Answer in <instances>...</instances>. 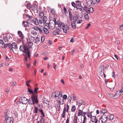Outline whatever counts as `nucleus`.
<instances>
[{
  "mask_svg": "<svg viewBox=\"0 0 123 123\" xmlns=\"http://www.w3.org/2000/svg\"><path fill=\"white\" fill-rule=\"evenodd\" d=\"M19 49L20 50L25 53V55L24 54H23L24 56H25L27 54L29 59H30V57L31 55V51L28 48L27 45L26 44H24L23 45V46L20 45Z\"/></svg>",
  "mask_w": 123,
  "mask_h": 123,
  "instance_id": "f257e3e1",
  "label": "nucleus"
},
{
  "mask_svg": "<svg viewBox=\"0 0 123 123\" xmlns=\"http://www.w3.org/2000/svg\"><path fill=\"white\" fill-rule=\"evenodd\" d=\"M38 102L37 99V96L35 94H33L31 97L28 100V104L31 105H34L37 104Z\"/></svg>",
  "mask_w": 123,
  "mask_h": 123,
  "instance_id": "f03ea898",
  "label": "nucleus"
},
{
  "mask_svg": "<svg viewBox=\"0 0 123 123\" xmlns=\"http://www.w3.org/2000/svg\"><path fill=\"white\" fill-rule=\"evenodd\" d=\"M18 101L20 103H22L23 104H26L28 102V99L24 97H21L19 98Z\"/></svg>",
  "mask_w": 123,
  "mask_h": 123,
  "instance_id": "7ed1b4c3",
  "label": "nucleus"
},
{
  "mask_svg": "<svg viewBox=\"0 0 123 123\" xmlns=\"http://www.w3.org/2000/svg\"><path fill=\"white\" fill-rule=\"evenodd\" d=\"M14 120L12 117L6 119V120H4L3 121V123H13Z\"/></svg>",
  "mask_w": 123,
  "mask_h": 123,
  "instance_id": "20e7f679",
  "label": "nucleus"
},
{
  "mask_svg": "<svg viewBox=\"0 0 123 123\" xmlns=\"http://www.w3.org/2000/svg\"><path fill=\"white\" fill-rule=\"evenodd\" d=\"M66 26L64 24L62 27L63 32L65 34L67 33V31L69 29V27L68 25H66Z\"/></svg>",
  "mask_w": 123,
  "mask_h": 123,
  "instance_id": "39448f33",
  "label": "nucleus"
},
{
  "mask_svg": "<svg viewBox=\"0 0 123 123\" xmlns=\"http://www.w3.org/2000/svg\"><path fill=\"white\" fill-rule=\"evenodd\" d=\"M17 33L20 37L21 40H23L24 38V36L22 32L21 31H18Z\"/></svg>",
  "mask_w": 123,
  "mask_h": 123,
  "instance_id": "423d86ee",
  "label": "nucleus"
},
{
  "mask_svg": "<svg viewBox=\"0 0 123 123\" xmlns=\"http://www.w3.org/2000/svg\"><path fill=\"white\" fill-rule=\"evenodd\" d=\"M31 38L34 40V43H36V44H38L40 42V38L39 37H37L35 39H34V37H31Z\"/></svg>",
  "mask_w": 123,
  "mask_h": 123,
  "instance_id": "0eeeda50",
  "label": "nucleus"
},
{
  "mask_svg": "<svg viewBox=\"0 0 123 123\" xmlns=\"http://www.w3.org/2000/svg\"><path fill=\"white\" fill-rule=\"evenodd\" d=\"M59 93V92L56 91L53 92L52 94L53 96H54V98H56L59 96V95H58Z\"/></svg>",
  "mask_w": 123,
  "mask_h": 123,
  "instance_id": "6e6552de",
  "label": "nucleus"
},
{
  "mask_svg": "<svg viewBox=\"0 0 123 123\" xmlns=\"http://www.w3.org/2000/svg\"><path fill=\"white\" fill-rule=\"evenodd\" d=\"M5 120H6L8 118H10L12 117H11L10 115V113H7V112L6 113H5Z\"/></svg>",
  "mask_w": 123,
  "mask_h": 123,
  "instance_id": "1a4fd4ad",
  "label": "nucleus"
},
{
  "mask_svg": "<svg viewBox=\"0 0 123 123\" xmlns=\"http://www.w3.org/2000/svg\"><path fill=\"white\" fill-rule=\"evenodd\" d=\"M22 25L24 27H26L29 25V22L27 21H23L22 22Z\"/></svg>",
  "mask_w": 123,
  "mask_h": 123,
  "instance_id": "9d476101",
  "label": "nucleus"
},
{
  "mask_svg": "<svg viewBox=\"0 0 123 123\" xmlns=\"http://www.w3.org/2000/svg\"><path fill=\"white\" fill-rule=\"evenodd\" d=\"M43 32L45 34H48L49 33V32L47 28H45V27H43Z\"/></svg>",
  "mask_w": 123,
  "mask_h": 123,
  "instance_id": "9b49d317",
  "label": "nucleus"
},
{
  "mask_svg": "<svg viewBox=\"0 0 123 123\" xmlns=\"http://www.w3.org/2000/svg\"><path fill=\"white\" fill-rule=\"evenodd\" d=\"M66 111V107L64 105V107L62 113V116L63 118H64L65 117Z\"/></svg>",
  "mask_w": 123,
  "mask_h": 123,
  "instance_id": "f8f14e48",
  "label": "nucleus"
},
{
  "mask_svg": "<svg viewBox=\"0 0 123 123\" xmlns=\"http://www.w3.org/2000/svg\"><path fill=\"white\" fill-rule=\"evenodd\" d=\"M51 21H53V22L54 21V23H55V24H54V25H58V24L59 22V21H60V20H58L57 21V22L56 21V19L55 18H54V20H50V22H51Z\"/></svg>",
  "mask_w": 123,
  "mask_h": 123,
  "instance_id": "ddd939ff",
  "label": "nucleus"
},
{
  "mask_svg": "<svg viewBox=\"0 0 123 123\" xmlns=\"http://www.w3.org/2000/svg\"><path fill=\"white\" fill-rule=\"evenodd\" d=\"M84 10L85 11H86L87 13H89V8L86 6H85L83 8Z\"/></svg>",
  "mask_w": 123,
  "mask_h": 123,
  "instance_id": "4468645a",
  "label": "nucleus"
},
{
  "mask_svg": "<svg viewBox=\"0 0 123 123\" xmlns=\"http://www.w3.org/2000/svg\"><path fill=\"white\" fill-rule=\"evenodd\" d=\"M91 118V120L93 123L96 120H98L95 116H93Z\"/></svg>",
  "mask_w": 123,
  "mask_h": 123,
  "instance_id": "2eb2a0df",
  "label": "nucleus"
},
{
  "mask_svg": "<svg viewBox=\"0 0 123 123\" xmlns=\"http://www.w3.org/2000/svg\"><path fill=\"white\" fill-rule=\"evenodd\" d=\"M78 19V16L76 14H75L73 17V19L74 22H76Z\"/></svg>",
  "mask_w": 123,
  "mask_h": 123,
  "instance_id": "dca6fc26",
  "label": "nucleus"
},
{
  "mask_svg": "<svg viewBox=\"0 0 123 123\" xmlns=\"http://www.w3.org/2000/svg\"><path fill=\"white\" fill-rule=\"evenodd\" d=\"M48 26H49L50 28H51L52 29L53 27V26H54V25L53 23L52 22H50L49 23H48Z\"/></svg>",
  "mask_w": 123,
  "mask_h": 123,
  "instance_id": "f3484780",
  "label": "nucleus"
},
{
  "mask_svg": "<svg viewBox=\"0 0 123 123\" xmlns=\"http://www.w3.org/2000/svg\"><path fill=\"white\" fill-rule=\"evenodd\" d=\"M78 117L77 116L75 115L74 116L73 120V122L74 123H77Z\"/></svg>",
  "mask_w": 123,
  "mask_h": 123,
  "instance_id": "a211bd4d",
  "label": "nucleus"
},
{
  "mask_svg": "<svg viewBox=\"0 0 123 123\" xmlns=\"http://www.w3.org/2000/svg\"><path fill=\"white\" fill-rule=\"evenodd\" d=\"M33 21L34 24L36 25H38L39 24L38 20L37 18H34Z\"/></svg>",
  "mask_w": 123,
  "mask_h": 123,
  "instance_id": "6ab92c4d",
  "label": "nucleus"
},
{
  "mask_svg": "<svg viewBox=\"0 0 123 123\" xmlns=\"http://www.w3.org/2000/svg\"><path fill=\"white\" fill-rule=\"evenodd\" d=\"M85 105V103L84 101H80L79 103L78 107H79L81 105Z\"/></svg>",
  "mask_w": 123,
  "mask_h": 123,
  "instance_id": "aec40b11",
  "label": "nucleus"
},
{
  "mask_svg": "<svg viewBox=\"0 0 123 123\" xmlns=\"http://www.w3.org/2000/svg\"><path fill=\"white\" fill-rule=\"evenodd\" d=\"M9 49L11 50H12L13 52L14 51L12 49L13 46L12 45V44L11 43H9Z\"/></svg>",
  "mask_w": 123,
  "mask_h": 123,
  "instance_id": "412c9836",
  "label": "nucleus"
},
{
  "mask_svg": "<svg viewBox=\"0 0 123 123\" xmlns=\"http://www.w3.org/2000/svg\"><path fill=\"white\" fill-rule=\"evenodd\" d=\"M12 44L13 46V48L15 49H17L18 48V47L17 46V44L15 43H13Z\"/></svg>",
  "mask_w": 123,
  "mask_h": 123,
  "instance_id": "4be33fe9",
  "label": "nucleus"
},
{
  "mask_svg": "<svg viewBox=\"0 0 123 123\" xmlns=\"http://www.w3.org/2000/svg\"><path fill=\"white\" fill-rule=\"evenodd\" d=\"M28 48H30L32 47L33 45V43L29 41L28 42Z\"/></svg>",
  "mask_w": 123,
  "mask_h": 123,
  "instance_id": "5701e85b",
  "label": "nucleus"
},
{
  "mask_svg": "<svg viewBox=\"0 0 123 123\" xmlns=\"http://www.w3.org/2000/svg\"><path fill=\"white\" fill-rule=\"evenodd\" d=\"M92 2L93 0H87V4H88V5H90L92 4Z\"/></svg>",
  "mask_w": 123,
  "mask_h": 123,
  "instance_id": "b1692460",
  "label": "nucleus"
},
{
  "mask_svg": "<svg viewBox=\"0 0 123 123\" xmlns=\"http://www.w3.org/2000/svg\"><path fill=\"white\" fill-rule=\"evenodd\" d=\"M47 19V18L46 16H45L43 17V24L46 23Z\"/></svg>",
  "mask_w": 123,
  "mask_h": 123,
  "instance_id": "393cba45",
  "label": "nucleus"
},
{
  "mask_svg": "<svg viewBox=\"0 0 123 123\" xmlns=\"http://www.w3.org/2000/svg\"><path fill=\"white\" fill-rule=\"evenodd\" d=\"M71 26L74 29L75 28L76 25H75V22L74 21H73L72 22Z\"/></svg>",
  "mask_w": 123,
  "mask_h": 123,
  "instance_id": "a878e982",
  "label": "nucleus"
},
{
  "mask_svg": "<svg viewBox=\"0 0 123 123\" xmlns=\"http://www.w3.org/2000/svg\"><path fill=\"white\" fill-rule=\"evenodd\" d=\"M84 17L85 19L86 20H88L89 19V17L87 14H86V13H84Z\"/></svg>",
  "mask_w": 123,
  "mask_h": 123,
  "instance_id": "bb28decb",
  "label": "nucleus"
},
{
  "mask_svg": "<svg viewBox=\"0 0 123 123\" xmlns=\"http://www.w3.org/2000/svg\"><path fill=\"white\" fill-rule=\"evenodd\" d=\"M114 118V116L113 114H109V119L110 120H112Z\"/></svg>",
  "mask_w": 123,
  "mask_h": 123,
  "instance_id": "cd10ccee",
  "label": "nucleus"
},
{
  "mask_svg": "<svg viewBox=\"0 0 123 123\" xmlns=\"http://www.w3.org/2000/svg\"><path fill=\"white\" fill-rule=\"evenodd\" d=\"M3 39L5 42H8L7 37L6 36L3 37Z\"/></svg>",
  "mask_w": 123,
  "mask_h": 123,
  "instance_id": "c85d7f7f",
  "label": "nucleus"
},
{
  "mask_svg": "<svg viewBox=\"0 0 123 123\" xmlns=\"http://www.w3.org/2000/svg\"><path fill=\"white\" fill-rule=\"evenodd\" d=\"M77 5L79 7H80L81 8H83L82 6H81V3L80 1H77Z\"/></svg>",
  "mask_w": 123,
  "mask_h": 123,
  "instance_id": "c756f323",
  "label": "nucleus"
},
{
  "mask_svg": "<svg viewBox=\"0 0 123 123\" xmlns=\"http://www.w3.org/2000/svg\"><path fill=\"white\" fill-rule=\"evenodd\" d=\"M89 14H90V12L91 13H93L94 11V9L92 7H90L89 9Z\"/></svg>",
  "mask_w": 123,
  "mask_h": 123,
  "instance_id": "7c9ffc66",
  "label": "nucleus"
},
{
  "mask_svg": "<svg viewBox=\"0 0 123 123\" xmlns=\"http://www.w3.org/2000/svg\"><path fill=\"white\" fill-rule=\"evenodd\" d=\"M82 110H79L78 116H81L82 115Z\"/></svg>",
  "mask_w": 123,
  "mask_h": 123,
  "instance_id": "2f4dec72",
  "label": "nucleus"
},
{
  "mask_svg": "<svg viewBox=\"0 0 123 123\" xmlns=\"http://www.w3.org/2000/svg\"><path fill=\"white\" fill-rule=\"evenodd\" d=\"M43 27L42 28H39V27L38 28V31H39V32L41 33L42 34L43 33Z\"/></svg>",
  "mask_w": 123,
  "mask_h": 123,
  "instance_id": "473e14b6",
  "label": "nucleus"
},
{
  "mask_svg": "<svg viewBox=\"0 0 123 123\" xmlns=\"http://www.w3.org/2000/svg\"><path fill=\"white\" fill-rule=\"evenodd\" d=\"M31 33L34 36H36L37 35V32L34 30H32L31 32Z\"/></svg>",
  "mask_w": 123,
  "mask_h": 123,
  "instance_id": "72a5a7b5",
  "label": "nucleus"
},
{
  "mask_svg": "<svg viewBox=\"0 0 123 123\" xmlns=\"http://www.w3.org/2000/svg\"><path fill=\"white\" fill-rule=\"evenodd\" d=\"M106 112V111L105 109H103L101 110L100 111V112L103 114L105 113Z\"/></svg>",
  "mask_w": 123,
  "mask_h": 123,
  "instance_id": "f704fd0d",
  "label": "nucleus"
},
{
  "mask_svg": "<svg viewBox=\"0 0 123 123\" xmlns=\"http://www.w3.org/2000/svg\"><path fill=\"white\" fill-rule=\"evenodd\" d=\"M92 113V112H88L87 113V116L88 117L91 118V117L93 116L91 115Z\"/></svg>",
  "mask_w": 123,
  "mask_h": 123,
  "instance_id": "c9c22d12",
  "label": "nucleus"
},
{
  "mask_svg": "<svg viewBox=\"0 0 123 123\" xmlns=\"http://www.w3.org/2000/svg\"><path fill=\"white\" fill-rule=\"evenodd\" d=\"M64 24V23L62 22H61L60 21L58 24V26L59 27V28H60L61 26L62 25V26Z\"/></svg>",
  "mask_w": 123,
  "mask_h": 123,
  "instance_id": "e433bc0d",
  "label": "nucleus"
},
{
  "mask_svg": "<svg viewBox=\"0 0 123 123\" xmlns=\"http://www.w3.org/2000/svg\"><path fill=\"white\" fill-rule=\"evenodd\" d=\"M39 15L40 17L41 18H43V17L44 16V13L43 12H41L39 14Z\"/></svg>",
  "mask_w": 123,
  "mask_h": 123,
  "instance_id": "4c0bfd02",
  "label": "nucleus"
},
{
  "mask_svg": "<svg viewBox=\"0 0 123 123\" xmlns=\"http://www.w3.org/2000/svg\"><path fill=\"white\" fill-rule=\"evenodd\" d=\"M99 74L101 76H102L104 74L103 70H101L99 71Z\"/></svg>",
  "mask_w": 123,
  "mask_h": 123,
  "instance_id": "58836bf2",
  "label": "nucleus"
},
{
  "mask_svg": "<svg viewBox=\"0 0 123 123\" xmlns=\"http://www.w3.org/2000/svg\"><path fill=\"white\" fill-rule=\"evenodd\" d=\"M76 110V107L75 105H73L71 109V111L73 112H74Z\"/></svg>",
  "mask_w": 123,
  "mask_h": 123,
  "instance_id": "ea45409f",
  "label": "nucleus"
},
{
  "mask_svg": "<svg viewBox=\"0 0 123 123\" xmlns=\"http://www.w3.org/2000/svg\"><path fill=\"white\" fill-rule=\"evenodd\" d=\"M45 37L43 36H42L41 37V43L44 42L45 40Z\"/></svg>",
  "mask_w": 123,
  "mask_h": 123,
  "instance_id": "a19ab883",
  "label": "nucleus"
},
{
  "mask_svg": "<svg viewBox=\"0 0 123 123\" xmlns=\"http://www.w3.org/2000/svg\"><path fill=\"white\" fill-rule=\"evenodd\" d=\"M28 91L29 93H30L32 94V95H33V94H35L29 88H28Z\"/></svg>",
  "mask_w": 123,
  "mask_h": 123,
  "instance_id": "79ce46f5",
  "label": "nucleus"
},
{
  "mask_svg": "<svg viewBox=\"0 0 123 123\" xmlns=\"http://www.w3.org/2000/svg\"><path fill=\"white\" fill-rule=\"evenodd\" d=\"M104 69V66L103 65H102L100 66L99 68V71L102 70H103Z\"/></svg>",
  "mask_w": 123,
  "mask_h": 123,
  "instance_id": "37998d69",
  "label": "nucleus"
},
{
  "mask_svg": "<svg viewBox=\"0 0 123 123\" xmlns=\"http://www.w3.org/2000/svg\"><path fill=\"white\" fill-rule=\"evenodd\" d=\"M26 7L29 9H31L32 8L31 6L30 3H28L27 4Z\"/></svg>",
  "mask_w": 123,
  "mask_h": 123,
  "instance_id": "c03bdc74",
  "label": "nucleus"
},
{
  "mask_svg": "<svg viewBox=\"0 0 123 123\" xmlns=\"http://www.w3.org/2000/svg\"><path fill=\"white\" fill-rule=\"evenodd\" d=\"M64 100L63 99H61L59 100V102L60 103V104L63 105L64 103Z\"/></svg>",
  "mask_w": 123,
  "mask_h": 123,
  "instance_id": "a18cd8bd",
  "label": "nucleus"
},
{
  "mask_svg": "<svg viewBox=\"0 0 123 123\" xmlns=\"http://www.w3.org/2000/svg\"><path fill=\"white\" fill-rule=\"evenodd\" d=\"M67 107H66V111L67 112H68L69 109V106L67 104L66 105Z\"/></svg>",
  "mask_w": 123,
  "mask_h": 123,
  "instance_id": "49530a36",
  "label": "nucleus"
},
{
  "mask_svg": "<svg viewBox=\"0 0 123 123\" xmlns=\"http://www.w3.org/2000/svg\"><path fill=\"white\" fill-rule=\"evenodd\" d=\"M8 45V44H5L2 46V47L3 48L6 49Z\"/></svg>",
  "mask_w": 123,
  "mask_h": 123,
  "instance_id": "de8ad7c7",
  "label": "nucleus"
},
{
  "mask_svg": "<svg viewBox=\"0 0 123 123\" xmlns=\"http://www.w3.org/2000/svg\"><path fill=\"white\" fill-rule=\"evenodd\" d=\"M99 123H105V120H103L102 119H101V118L99 119Z\"/></svg>",
  "mask_w": 123,
  "mask_h": 123,
  "instance_id": "09e8293b",
  "label": "nucleus"
},
{
  "mask_svg": "<svg viewBox=\"0 0 123 123\" xmlns=\"http://www.w3.org/2000/svg\"><path fill=\"white\" fill-rule=\"evenodd\" d=\"M26 17H28L29 18V19H28V20L29 21H30V19H31L32 18V16H30L28 14H26Z\"/></svg>",
  "mask_w": 123,
  "mask_h": 123,
  "instance_id": "8fccbe9b",
  "label": "nucleus"
},
{
  "mask_svg": "<svg viewBox=\"0 0 123 123\" xmlns=\"http://www.w3.org/2000/svg\"><path fill=\"white\" fill-rule=\"evenodd\" d=\"M50 12L53 14L55 15V11L53 9H51V10Z\"/></svg>",
  "mask_w": 123,
  "mask_h": 123,
  "instance_id": "3c124183",
  "label": "nucleus"
},
{
  "mask_svg": "<svg viewBox=\"0 0 123 123\" xmlns=\"http://www.w3.org/2000/svg\"><path fill=\"white\" fill-rule=\"evenodd\" d=\"M34 112L35 113H37V108L35 106L34 107Z\"/></svg>",
  "mask_w": 123,
  "mask_h": 123,
  "instance_id": "603ef678",
  "label": "nucleus"
},
{
  "mask_svg": "<svg viewBox=\"0 0 123 123\" xmlns=\"http://www.w3.org/2000/svg\"><path fill=\"white\" fill-rule=\"evenodd\" d=\"M53 33L55 35H56L57 34H59V33L58 32L56 31H54L53 32Z\"/></svg>",
  "mask_w": 123,
  "mask_h": 123,
  "instance_id": "864d4df0",
  "label": "nucleus"
},
{
  "mask_svg": "<svg viewBox=\"0 0 123 123\" xmlns=\"http://www.w3.org/2000/svg\"><path fill=\"white\" fill-rule=\"evenodd\" d=\"M72 97L73 98V99L74 100H76L77 99H76V97L74 96V94H72Z\"/></svg>",
  "mask_w": 123,
  "mask_h": 123,
  "instance_id": "5fc2aeb1",
  "label": "nucleus"
},
{
  "mask_svg": "<svg viewBox=\"0 0 123 123\" xmlns=\"http://www.w3.org/2000/svg\"><path fill=\"white\" fill-rule=\"evenodd\" d=\"M40 117L41 118V123H43L44 122V121L43 120V119L42 116H40Z\"/></svg>",
  "mask_w": 123,
  "mask_h": 123,
  "instance_id": "6e6d98bb",
  "label": "nucleus"
},
{
  "mask_svg": "<svg viewBox=\"0 0 123 123\" xmlns=\"http://www.w3.org/2000/svg\"><path fill=\"white\" fill-rule=\"evenodd\" d=\"M83 21L82 20H80V19L78 20L77 21V23L78 24H80L82 23Z\"/></svg>",
  "mask_w": 123,
  "mask_h": 123,
  "instance_id": "4d7b16f0",
  "label": "nucleus"
},
{
  "mask_svg": "<svg viewBox=\"0 0 123 123\" xmlns=\"http://www.w3.org/2000/svg\"><path fill=\"white\" fill-rule=\"evenodd\" d=\"M43 18H40L39 19V23L40 24L42 23V20Z\"/></svg>",
  "mask_w": 123,
  "mask_h": 123,
  "instance_id": "13d9d810",
  "label": "nucleus"
},
{
  "mask_svg": "<svg viewBox=\"0 0 123 123\" xmlns=\"http://www.w3.org/2000/svg\"><path fill=\"white\" fill-rule=\"evenodd\" d=\"M39 27H37L34 26V27H33L32 28H33V29H34V30H35L37 31L38 29V28H39Z\"/></svg>",
  "mask_w": 123,
  "mask_h": 123,
  "instance_id": "bf43d9fd",
  "label": "nucleus"
},
{
  "mask_svg": "<svg viewBox=\"0 0 123 123\" xmlns=\"http://www.w3.org/2000/svg\"><path fill=\"white\" fill-rule=\"evenodd\" d=\"M102 117L103 118H106L107 119L108 118V116H107L105 115H103L101 117Z\"/></svg>",
  "mask_w": 123,
  "mask_h": 123,
  "instance_id": "052dcab7",
  "label": "nucleus"
},
{
  "mask_svg": "<svg viewBox=\"0 0 123 123\" xmlns=\"http://www.w3.org/2000/svg\"><path fill=\"white\" fill-rule=\"evenodd\" d=\"M38 89V88H37V87L35 88L34 89V92H33L34 93H35V92H36V93H37V90Z\"/></svg>",
  "mask_w": 123,
  "mask_h": 123,
  "instance_id": "680f3d73",
  "label": "nucleus"
},
{
  "mask_svg": "<svg viewBox=\"0 0 123 123\" xmlns=\"http://www.w3.org/2000/svg\"><path fill=\"white\" fill-rule=\"evenodd\" d=\"M67 98V96L66 95H64L63 96V98L64 99H66Z\"/></svg>",
  "mask_w": 123,
  "mask_h": 123,
  "instance_id": "e2e57ef3",
  "label": "nucleus"
},
{
  "mask_svg": "<svg viewBox=\"0 0 123 123\" xmlns=\"http://www.w3.org/2000/svg\"><path fill=\"white\" fill-rule=\"evenodd\" d=\"M46 99V98H45V97H43V102L44 103H46V102H45V100Z\"/></svg>",
  "mask_w": 123,
  "mask_h": 123,
  "instance_id": "0e129e2a",
  "label": "nucleus"
},
{
  "mask_svg": "<svg viewBox=\"0 0 123 123\" xmlns=\"http://www.w3.org/2000/svg\"><path fill=\"white\" fill-rule=\"evenodd\" d=\"M68 101H69L70 102L72 98L70 96H69L68 97Z\"/></svg>",
  "mask_w": 123,
  "mask_h": 123,
  "instance_id": "69168bd1",
  "label": "nucleus"
},
{
  "mask_svg": "<svg viewBox=\"0 0 123 123\" xmlns=\"http://www.w3.org/2000/svg\"><path fill=\"white\" fill-rule=\"evenodd\" d=\"M91 25V24L90 23H88L87 25V26L85 28L86 29H87Z\"/></svg>",
  "mask_w": 123,
  "mask_h": 123,
  "instance_id": "338daca9",
  "label": "nucleus"
},
{
  "mask_svg": "<svg viewBox=\"0 0 123 123\" xmlns=\"http://www.w3.org/2000/svg\"><path fill=\"white\" fill-rule=\"evenodd\" d=\"M119 29L121 30L123 29V25L120 26Z\"/></svg>",
  "mask_w": 123,
  "mask_h": 123,
  "instance_id": "774afa93",
  "label": "nucleus"
}]
</instances>
